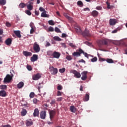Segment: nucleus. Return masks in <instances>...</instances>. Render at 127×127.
<instances>
[{"label":"nucleus","mask_w":127,"mask_h":127,"mask_svg":"<svg viewBox=\"0 0 127 127\" xmlns=\"http://www.w3.org/2000/svg\"><path fill=\"white\" fill-rule=\"evenodd\" d=\"M75 31L78 33V34H82L83 36H87V37H90L91 34L90 33V31L87 29V28H85L84 31L82 32V30L81 29V28H80V26H79L78 25H76L75 27Z\"/></svg>","instance_id":"1"},{"label":"nucleus","mask_w":127,"mask_h":127,"mask_svg":"<svg viewBox=\"0 0 127 127\" xmlns=\"http://www.w3.org/2000/svg\"><path fill=\"white\" fill-rule=\"evenodd\" d=\"M12 77H13V75H10L9 74H7L5 77L4 78L3 83L6 84V83H10V81L12 80Z\"/></svg>","instance_id":"2"},{"label":"nucleus","mask_w":127,"mask_h":127,"mask_svg":"<svg viewBox=\"0 0 127 127\" xmlns=\"http://www.w3.org/2000/svg\"><path fill=\"white\" fill-rule=\"evenodd\" d=\"M83 53V50L82 49L79 48L78 50L76 51V52H74L73 54L72 55L74 57H80L81 56V54Z\"/></svg>","instance_id":"3"},{"label":"nucleus","mask_w":127,"mask_h":127,"mask_svg":"<svg viewBox=\"0 0 127 127\" xmlns=\"http://www.w3.org/2000/svg\"><path fill=\"white\" fill-rule=\"evenodd\" d=\"M33 50L36 53H38L40 51V47L37 44V42H35L33 44Z\"/></svg>","instance_id":"4"},{"label":"nucleus","mask_w":127,"mask_h":127,"mask_svg":"<svg viewBox=\"0 0 127 127\" xmlns=\"http://www.w3.org/2000/svg\"><path fill=\"white\" fill-rule=\"evenodd\" d=\"M70 73H72L74 74V77H75V78H81V74H80V72L77 71V70L74 69L71 70Z\"/></svg>","instance_id":"5"},{"label":"nucleus","mask_w":127,"mask_h":127,"mask_svg":"<svg viewBox=\"0 0 127 127\" xmlns=\"http://www.w3.org/2000/svg\"><path fill=\"white\" fill-rule=\"evenodd\" d=\"M87 74H88V72L87 71H84L81 72V80L83 81H86V80H87V78H88V76H87Z\"/></svg>","instance_id":"6"},{"label":"nucleus","mask_w":127,"mask_h":127,"mask_svg":"<svg viewBox=\"0 0 127 127\" xmlns=\"http://www.w3.org/2000/svg\"><path fill=\"white\" fill-rule=\"evenodd\" d=\"M50 71L52 75H56V74L58 73V69L56 68H54L53 66L50 68Z\"/></svg>","instance_id":"7"},{"label":"nucleus","mask_w":127,"mask_h":127,"mask_svg":"<svg viewBox=\"0 0 127 127\" xmlns=\"http://www.w3.org/2000/svg\"><path fill=\"white\" fill-rule=\"evenodd\" d=\"M40 118L42 120H45V119L46 118V116H47L46 111H42L40 112Z\"/></svg>","instance_id":"8"},{"label":"nucleus","mask_w":127,"mask_h":127,"mask_svg":"<svg viewBox=\"0 0 127 127\" xmlns=\"http://www.w3.org/2000/svg\"><path fill=\"white\" fill-rule=\"evenodd\" d=\"M60 53L56 51H54L53 54V57L52 58H56V59H59L60 57Z\"/></svg>","instance_id":"9"},{"label":"nucleus","mask_w":127,"mask_h":127,"mask_svg":"<svg viewBox=\"0 0 127 127\" xmlns=\"http://www.w3.org/2000/svg\"><path fill=\"white\" fill-rule=\"evenodd\" d=\"M27 8L29 10H32L33 9V2H28L27 5Z\"/></svg>","instance_id":"10"},{"label":"nucleus","mask_w":127,"mask_h":127,"mask_svg":"<svg viewBox=\"0 0 127 127\" xmlns=\"http://www.w3.org/2000/svg\"><path fill=\"white\" fill-rule=\"evenodd\" d=\"M41 78V74L40 73H37L33 75V80L36 81L37 80H39Z\"/></svg>","instance_id":"11"},{"label":"nucleus","mask_w":127,"mask_h":127,"mask_svg":"<svg viewBox=\"0 0 127 127\" xmlns=\"http://www.w3.org/2000/svg\"><path fill=\"white\" fill-rule=\"evenodd\" d=\"M55 114H56V112L53 110H51L50 112V119L51 121H52V119L54 118V116H55Z\"/></svg>","instance_id":"12"},{"label":"nucleus","mask_w":127,"mask_h":127,"mask_svg":"<svg viewBox=\"0 0 127 127\" xmlns=\"http://www.w3.org/2000/svg\"><path fill=\"white\" fill-rule=\"evenodd\" d=\"M38 59V56L37 55H33V56L31 58V62H35L37 61Z\"/></svg>","instance_id":"13"},{"label":"nucleus","mask_w":127,"mask_h":127,"mask_svg":"<svg viewBox=\"0 0 127 127\" xmlns=\"http://www.w3.org/2000/svg\"><path fill=\"white\" fill-rule=\"evenodd\" d=\"M90 99V93H86L84 96V99H83L84 102H88Z\"/></svg>","instance_id":"14"},{"label":"nucleus","mask_w":127,"mask_h":127,"mask_svg":"<svg viewBox=\"0 0 127 127\" xmlns=\"http://www.w3.org/2000/svg\"><path fill=\"white\" fill-rule=\"evenodd\" d=\"M91 15H92V16L94 17H97V16L99 15V12H98L97 10H93L91 12Z\"/></svg>","instance_id":"15"},{"label":"nucleus","mask_w":127,"mask_h":127,"mask_svg":"<svg viewBox=\"0 0 127 127\" xmlns=\"http://www.w3.org/2000/svg\"><path fill=\"white\" fill-rule=\"evenodd\" d=\"M109 23L111 25H115L116 23H117V21L115 19H110Z\"/></svg>","instance_id":"16"},{"label":"nucleus","mask_w":127,"mask_h":127,"mask_svg":"<svg viewBox=\"0 0 127 127\" xmlns=\"http://www.w3.org/2000/svg\"><path fill=\"white\" fill-rule=\"evenodd\" d=\"M33 116L34 117H38L39 116V110H38V109L36 108L34 110Z\"/></svg>","instance_id":"17"},{"label":"nucleus","mask_w":127,"mask_h":127,"mask_svg":"<svg viewBox=\"0 0 127 127\" xmlns=\"http://www.w3.org/2000/svg\"><path fill=\"white\" fill-rule=\"evenodd\" d=\"M23 54L24 56H32V53L31 52H27V51H23Z\"/></svg>","instance_id":"18"},{"label":"nucleus","mask_w":127,"mask_h":127,"mask_svg":"<svg viewBox=\"0 0 127 127\" xmlns=\"http://www.w3.org/2000/svg\"><path fill=\"white\" fill-rule=\"evenodd\" d=\"M26 125L27 127H31L33 125V122L30 120H26Z\"/></svg>","instance_id":"19"},{"label":"nucleus","mask_w":127,"mask_h":127,"mask_svg":"<svg viewBox=\"0 0 127 127\" xmlns=\"http://www.w3.org/2000/svg\"><path fill=\"white\" fill-rule=\"evenodd\" d=\"M12 42V40L10 38L7 39L5 41V43L6 45H10L11 44V42Z\"/></svg>","instance_id":"20"},{"label":"nucleus","mask_w":127,"mask_h":127,"mask_svg":"<svg viewBox=\"0 0 127 127\" xmlns=\"http://www.w3.org/2000/svg\"><path fill=\"white\" fill-rule=\"evenodd\" d=\"M0 97H6V92L4 90L0 91Z\"/></svg>","instance_id":"21"},{"label":"nucleus","mask_w":127,"mask_h":127,"mask_svg":"<svg viewBox=\"0 0 127 127\" xmlns=\"http://www.w3.org/2000/svg\"><path fill=\"white\" fill-rule=\"evenodd\" d=\"M14 33L18 38L21 37V35H20V32L19 31H14Z\"/></svg>","instance_id":"22"},{"label":"nucleus","mask_w":127,"mask_h":127,"mask_svg":"<svg viewBox=\"0 0 127 127\" xmlns=\"http://www.w3.org/2000/svg\"><path fill=\"white\" fill-rule=\"evenodd\" d=\"M54 52H53V51H48L47 52V55H48V56H50L51 58H52Z\"/></svg>","instance_id":"23"},{"label":"nucleus","mask_w":127,"mask_h":127,"mask_svg":"<svg viewBox=\"0 0 127 127\" xmlns=\"http://www.w3.org/2000/svg\"><path fill=\"white\" fill-rule=\"evenodd\" d=\"M41 16L42 17H49V15L46 14V12L44 11L41 13Z\"/></svg>","instance_id":"24"},{"label":"nucleus","mask_w":127,"mask_h":127,"mask_svg":"<svg viewBox=\"0 0 127 127\" xmlns=\"http://www.w3.org/2000/svg\"><path fill=\"white\" fill-rule=\"evenodd\" d=\"M23 86H24V83H23V82H20L17 85V87L18 88V89H21V88H22Z\"/></svg>","instance_id":"25"},{"label":"nucleus","mask_w":127,"mask_h":127,"mask_svg":"<svg viewBox=\"0 0 127 127\" xmlns=\"http://www.w3.org/2000/svg\"><path fill=\"white\" fill-rule=\"evenodd\" d=\"M21 115L23 116H24L27 114V111L26 110L23 109L21 112Z\"/></svg>","instance_id":"26"},{"label":"nucleus","mask_w":127,"mask_h":127,"mask_svg":"<svg viewBox=\"0 0 127 127\" xmlns=\"http://www.w3.org/2000/svg\"><path fill=\"white\" fill-rule=\"evenodd\" d=\"M70 112L72 113H75L76 112V108H75V106H71L70 107Z\"/></svg>","instance_id":"27"},{"label":"nucleus","mask_w":127,"mask_h":127,"mask_svg":"<svg viewBox=\"0 0 127 127\" xmlns=\"http://www.w3.org/2000/svg\"><path fill=\"white\" fill-rule=\"evenodd\" d=\"M64 16H65L66 18H67L68 20H69V21H73V18L69 16L67 14H65L64 15Z\"/></svg>","instance_id":"28"},{"label":"nucleus","mask_w":127,"mask_h":127,"mask_svg":"<svg viewBox=\"0 0 127 127\" xmlns=\"http://www.w3.org/2000/svg\"><path fill=\"white\" fill-rule=\"evenodd\" d=\"M19 7H20V8H23L25 7V6H26V4H25V3L23 2H21V3L19 4Z\"/></svg>","instance_id":"29"},{"label":"nucleus","mask_w":127,"mask_h":127,"mask_svg":"<svg viewBox=\"0 0 127 127\" xmlns=\"http://www.w3.org/2000/svg\"><path fill=\"white\" fill-rule=\"evenodd\" d=\"M106 4L107 5V8H108L109 9L113 8V7H114V6L110 5V2H109V1L106 2Z\"/></svg>","instance_id":"30"},{"label":"nucleus","mask_w":127,"mask_h":127,"mask_svg":"<svg viewBox=\"0 0 127 127\" xmlns=\"http://www.w3.org/2000/svg\"><path fill=\"white\" fill-rule=\"evenodd\" d=\"M97 43L99 47H102V45H103V40L98 41Z\"/></svg>","instance_id":"31"},{"label":"nucleus","mask_w":127,"mask_h":127,"mask_svg":"<svg viewBox=\"0 0 127 127\" xmlns=\"http://www.w3.org/2000/svg\"><path fill=\"white\" fill-rule=\"evenodd\" d=\"M6 3V0H0V4L4 5Z\"/></svg>","instance_id":"32"},{"label":"nucleus","mask_w":127,"mask_h":127,"mask_svg":"<svg viewBox=\"0 0 127 127\" xmlns=\"http://www.w3.org/2000/svg\"><path fill=\"white\" fill-rule=\"evenodd\" d=\"M0 89L1 90H5L7 89V86L6 85H0Z\"/></svg>","instance_id":"33"},{"label":"nucleus","mask_w":127,"mask_h":127,"mask_svg":"<svg viewBox=\"0 0 127 127\" xmlns=\"http://www.w3.org/2000/svg\"><path fill=\"white\" fill-rule=\"evenodd\" d=\"M77 5H79V6H83L84 5V4H83V2L82 1L79 0L77 1Z\"/></svg>","instance_id":"34"},{"label":"nucleus","mask_w":127,"mask_h":127,"mask_svg":"<svg viewBox=\"0 0 127 127\" xmlns=\"http://www.w3.org/2000/svg\"><path fill=\"white\" fill-rule=\"evenodd\" d=\"M66 59L68 60V61H71L73 58H72V56H66Z\"/></svg>","instance_id":"35"},{"label":"nucleus","mask_w":127,"mask_h":127,"mask_svg":"<svg viewBox=\"0 0 127 127\" xmlns=\"http://www.w3.org/2000/svg\"><path fill=\"white\" fill-rule=\"evenodd\" d=\"M35 96V94L34 93V92H31L29 94V97L31 99L34 98Z\"/></svg>","instance_id":"36"},{"label":"nucleus","mask_w":127,"mask_h":127,"mask_svg":"<svg viewBox=\"0 0 127 127\" xmlns=\"http://www.w3.org/2000/svg\"><path fill=\"white\" fill-rule=\"evenodd\" d=\"M54 40H56V41H61V39H60V38H59V37H58V36H55L54 37Z\"/></svg>","instance_id":"37"},{"label":"nucleus","mask_w":127,"mask_h":127,"mask_svg":"<svg viewBox=\"0 0 127 127\" xmlns=\"http://www.w3.org/2000/svg\"><path fill=\"white\" fill-rule=\"evenodd\" d=\"M106 61L107 63H114V61H113L111 59H107Z\"/></svg>","instance_id":"38"},{"label":"nucleus","mask_w":127,"mask_h":127,"mask_svg":"<svg viewBox=\"0 0 127 127\" xmlns=\"http://www.w3.org/2000/svg\"><path fill=\"white\" fill-rule=\"evenodd\" d=\"M48 23L49 24H50V25H54V24H55L54 23V21H53V20H50L48 21Z\"/></svg>","instance_id":"39"},{"label":"nucleus","mask_w":127,"mask_h":127,"mask_svg":"<svg viewBox=\"0 0 127 127\" xmlns=\"http://www.w3.org/2000/svg\"><path fill=\"white\" fill-rule=\"evenodd\" d=\"M55 31L56 32H57L58 33H60V32H61V31H60V29H59L58 27L55 28Z\"/></svg>","instance_id":"40"},{"label":"nucleus","mask_w":127,"mask_h":127,"mask_svg":"<svg viewBox=\"0 0 127 127\" xmlns=\"http://www.w3.org/2000/svg\"><path fill=\"white\" fill-rule=\"evenodd\" d=\"M65 67H63L59 69V72L60 73H64V72H65Z\"/></svg>","instance_id":"41"},{"label":"nucleus","mask_w":127,"mask_h":127,"mask_svg":"<svg viewBox=\"0 0 127 127\" xmlns=\"http://www.w3.org/2000/svg\"><path fill=\"white\" fill-rule=\"evenodd\" d=\"M98 60L97 57H94L91 59V62H96Z\"/></svg>","instance_id":"42"},{"label":"nucleus","mask_w":127,"mask_h":127,"mask_svg":"<svg viewBox=\"0 0 127 127\" xmlns=\"http://www.w3.org/2000/svg\"><path fill=\"white\" fill-rule=\"evenodd\" d=\"M25 13H26V14L28 15H31V12H30V10H26L25 11Z\"/></svg>","instance_id":"43"},{"label":"nucleus","mask_w":127,"mask_h":127,"mask_svg":"<svg viewBox=\"0 0 127 127\" xmlns=\"http://www.w3.org/2000/svg\"><path fill=\"white\" fill-rule=\"evenodd\" d=\"M82 54H83V55H84L85 57H86V58H89V55H88L87 53L84 52V51H83Z\"/></svg>","instance_id":"44"},{"label":"nucleus","mask_w":127,"mask_h":127,"mask_svg":"<svg viewBox=\"0 0 127 127\" xmlns=\"http://www.w3.org/2000/svg\"><path fill=\"white\" fill-rule=\"evenodd\" d=\"M39 10L40 11H43L44 12L45 11V12H47L46 10H45V9L42 7H40Z\"/></svg>","instance_id":"45"},{"label":"nucleus","mask_w":127,"mask_h":127,"mask_svg":"<svg viewBox=\"0 0 127 127\" xmlns=\"http://www.w3.org/2000/svg\"><path fill=\"white\" fill-rule=\"evenodd\" d=\"M48 31L51 32H52L54 31V28H53V27L50 26L49 28Z\"/></svg>","instance_id":"46"},{"label":"nucleus","mask_w":127,"mask_h":127,"mask_svg":"<svg viewBox=\"0 0 127 127\" xmlns=\"http://www.w3.org/2000/svg\"><path fill=\"white\" fill-rule=\"evenodd\" d=\"M96 9H97V10H102L103 9V8H102V6H97L96 7Z\"/></svg>","instance_id":"47"},{"label":"nucleus","mask_w":127,"mask_h":127,"mask_svg":"<svg viewBox=\"0 0 127 127\" xmlns=\"http://www.w3.org/2000/svg\"><path fill=\"white\" fill-rule=\"evenodd\" d=\"M57 89H58V90H59V91H61V90H62V89H63V87H62V86L60 85L58 86Z\"/></svg>","instance_id":"48"},{"label":"nucleus","mask_w":127,"mask_h":127,"mask_svg":"<svg viewBox=\"0 0 127 127\" xmlns=\"http://www.w3.org/2000/svg\"><path fill=\"white\" fill-rule=\"evenodd\" d=\"M34 29H35V28H31L30 31V34H32L34 32Z\"/></svg>","instance_id":"49"},{"label":"nucleus","mask_w":127,"mask_h":127,"mask_svg":"<svg viewBox=\"0 0 127 127\" xmlns=\"http://www.w3.org/2000/svg\"><path fill=\"white\" fill-rule=\"evenodd\" d=\"M102 42L103 45H107V44H108V42L106 40H102Z\"/></svg>","instance_id":"50"},{"label":"nucleus","mask_w":127,"mask_h":127,"mask_svg":"<svg viewBox=\"0 0 127 127\" xmlns=\"http://www.w3.org/2000/svg\"><path fill=\"white\" fill-rule=\"evenodd\" d=\"M30 26L31 28H35V27L34 26V24L33 23H30Z\"/></svg>","instance_id":"51"},{"label":"nucleus","mask_w":127,"mask_h":127,"mask_svg":"<svg viewBox=\"0 0 127 127\" xmlns=\"http://www.w3.org/2000/svg\"><path fill=\"white\" fill-rule=\"evenodd\" d=\"M27 68L28 69V70L29 71H31V70H32V67H31V66H30V65H27Z\"/></svg>","instance_id":"52"},{"label":"nucleus","mask_w":127,"mask_h":127,"mask_svg":"<svg viewBox=\"0 0 127 127\" xmlns=\"http://www.w3.org/2000/svg\"><path fill=\"white\" fill-rule=\"evenodd\" d=\"M67 36H68V35H67L66 34H65V33H63L62 34V37L63 38H65V37H67Z\"/></svg>","instance_id":"53"},{"label":"nucleus","mask_w":127,"mask_h":127,"mask_svg":"<svg viewBox=\"0 0 127 127\" xmlns=\"http://www.w3.org/2000/svg\"><path fill=\"white\" fill-rule=\"evenodd\" d=\"M57 96H62V92H61V91H58L57 92Z\"/></svg>","instance_id":"54"},{"label":"nucleus","mask_w":127,"mask_h":127,"mask_svg":"<svg viewBox=\"0 0 127 127\" xmlns=\"http://www.w3.org/2000/svg\"><path fill=\"white\" fill-rule=\"evenodd\" d=\"M51 45L49 42H46V47H49V46H50Z\"/></svg>","instance_id":"55"},{"label":"nucleus","mask_w":127,"mask_h":127,"mask_svg":"<svg viewBox=\"0 0 127 127\" xmlns=\"http://www.w3.org/2000/svg\"><path fill=\"white\" fill-rule=\"evenodd\" d=\"M69 45L71 47H72V48L76 47V46H75V45H74L73 43H69Z\"/></svg>","instance_id":"56"},{"label":"nucleus","mask_w":127,"mask_h":127,"mask_svg":"<svg viewBox=\"0 0 127 127\" xmlns=\"http://www.w3.org/2000/svg\"><path fill=\"white\" fill-rule=\"evenodd\" d=\"M78 62L79 63H86V62L83 59L78 61Z\"/></svg>","instance_id":"57"},{"label":"nucleus","mask_w":127,"mask_h":127,"mask_svg":"<svg viewBox=\"0 0 127 127\" xmlns=\"http://www.w3.org/2000/svg\"><path fill=\"white\" fill-rule=\"evenodd\" d=\"M33 102L34 104H37V102H38L37 99L34 98L33 100Z\"/></svg>","instance_id":"58"},{"label":"nucleus","mask_w":127,"mask_h":127,"mask_svg":"<svg viewBox=\"0 0 127 127\" xmlns=\"http://www.w3.org/2000/svg\"><path fill=\"white\" fill-rule=\"evenodd\" d=\"M6 26H7V27H10V26H11V24H10L9 22H6Z\"/></svg>","instance_id":"59"},{"label":"nucleus","mask_w":127,"mask_h":127,"mask_svg":"<svg viewBox=\"0 0 127 127\" xmlns=\"http://www.w3.org/2000/svg\"><path fill=\"white\" fill-rule=\"evenodd\" d=\"M62 100H63V97H60V98H57L58 102H61V101H62Z\"/></svg>","instance_id":"60"},{"label":"nucleus","mask_w":127,"mask_h":127,"mask_svg":"<svg viewBox=\"0 0 127 127\" xmlns=\"http://www.w3.org/2000/svg\"><path fill=\"white\" fill-rule=\"evenodd\" d=\"M55 103H56L55 100H53L51 101L50 104H51V105H54V104H55Z\"/></svg>","instance_id":"61"},{"label":"nucleus","mask_w":127,"mask_h":127,"mask_svg":"<svg viewBox=\"0 0 127 127\" xmlns=\"http://www.w3.org/2000/svg\"><path fill=\"white\" fill-rule=\"evenodd\" d=\"M84 43L85 44H86V45H88L89 46L91 45V43L88 41L85 42Z\"/></svg>","instance_id":"62"},{"label":"nucleus","mask_w":127,"mask_h":127,"mask_svg":"<svg viewBox=\"0 0 127 127\" xmlns=\"http://www.w3.org/2000/svg\"><path fill=\"white\" fill-rule=\"evenodd\" d=\"M2 127H11V126L9 125H6L2 126Z\"/></svg>","instance_id":"63"},{"label":"nucleus","mask_w":127,"mask_h":127,"mask_svg":"<svg viewBox=\"0 0 127 127\" xmlns=\"http://www.w3.org/2000/svg\"><path fill=\"white\" fill-rule=\"evenodd\" d=\"M118 32V29H115L112 32V33H117Z\"/></svg>","instance_id":"64"}]
</instances>
